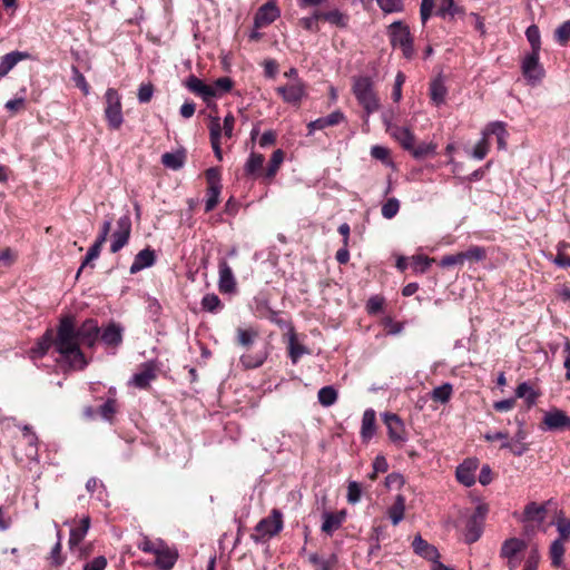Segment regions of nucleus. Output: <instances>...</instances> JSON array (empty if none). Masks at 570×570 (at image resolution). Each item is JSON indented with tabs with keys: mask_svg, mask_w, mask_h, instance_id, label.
Returning <instances> with one entry per match:
<instances>
[{
	"mask_svg": "<svg viewBox=\"0 0 570 570\" xmlns=\"http://www.w3.org/2000/svg\"><path fill=\"white\" fill-rule=\"evenodd\" d=\"M352 91L367 115L379 110L380 99L374 90V81L370 76L354 77Z\"/></svg>",
	"mask_w": 570,
	"mask_h": 570,
	"instance_id": "3",
	"label": "nucleus"
},
{
	"mask_svg": "<svg viewBox=\"0 0 570 570\" xmlns=\"http://www.w3.org/2000/svg\"><path fill=\"white\" fill-rule=\"evenodd\" d=\"M156 367L153 363L142 364L141 370L132 376V383L138 389H148L150 382L156 380Z\"/></svg>",
	"mask_w": 570,
	"mask_h": 570,
	"instance_id": "26",
	"label": "nucleus"
},
{
	"mask_svg": "<svg viewBox=\"0 0 570 570\" xmlns=\"http://www.w3.org/2000/svg\"><path fill=\"white\" fill-rule=\"evenodd\" d=\"M515 396L519 399H524L528 406H532L535 403L539 394L534 392L528 382H522L515 389Z\"/></svg>",
	"mask_w": 570,
	"mask_h": 570,
	"instance_id": "42",
	"label": "nucleus"
},
{
	"mask_svg": "<svg viewBox=\"0 0 570 570\" xmlns=\"http://www.w3.org/2000/svg\"><path fill=\"white\" fill-rule=\"evenodd\" d=\"M554 40L560 46H566L570 40V19L554 30Z\"/></svg>",
	"mask_w": 570,
	"mask_h": 570,
	"instance_id": "54",
	"label": "nucleus"
},
{
	"mask_svg": "<svg viewBox=\"0 0 570 570\" xmlns=\"http://www.w3.org/2000/svg\"><path fill=\"white\" fill-rule=\"evenodd\" d=\"M186 160V154L185 151H177V153H165L161 156V164L170 168L173 170L180 169Z\"/></svg>",
	"mask_w": 570,
	"mask_h": 570,
	"instance_id": "37",
	"label": "nucleus"
},
{
	"mask_svg": "<svg viewBox=\"0 0 570 570\" xmlns=\"http://www.w3.org/2000/svg\"><path fill=\"white\" fill-rule=\"evenodd\" d=\"M207 183L205 212L209 213L215 209L219 203V196L223 189L222 171L219 167H210L205 171Z\"/></svg>",
	"mask_w": 570,
	"mask_h": 570,
	"instance_id": "8",
	"label": "nucleus"
},
{
	"mask_svg": "<svg viewBox=\"0 0 570 570\" xmlns=\"http://www.w3.org/2000/svg\"><path fill=\"white\" fill-rule=\"evenodd\" d=\"M551 563L554 568H559L562 563L564 554V542L561 540H554L550 546L549 551Z\"/></svg>",
	"mask_w": 570,
	"mask_h": 570,
	"instance_id": "47",
	"label": "nucleus"
},
{
	"mask_svg": "<svg viewBox=\"0 0 570 570\" xmlns=\"http://www.w3.org/2000/svg\"><path fill=\"white\" fill-rule=\"evenodd\" d=\"M384 122L386 125V131L402 146L404 150L410 151L413 149L415 136L409 128L392 124L387 120H384Z\"/></svg>",
	"mask_w": 570,
	"mask_h": 570,
	"instance_id": "16",
	"label": "nucleus"
},
{
	"mask_svg": "<svg viewBox=\"0 0 570 570\" xmlns=\"http://www.w3.org/2000/svg\"><path fill=\"white\" fill-rule=\"evenodd\" d=\"M317 396L323 406H331L337 401L338 395L333 386H324L318 391Z\"/></svg>",
	"mask_w": 570,
	"mask_h": 570,
	"instance_id": "50",
	"label": "nucleus"
},
{
	"mask_svg": "<svg viewBox=\"0 0 570 570\" xmlns=\"http://www.w3.org/2000/svg\"><path fill=\"white\" fill-rule=\"evenodd\" d=\"M22 440L27 444L26 455L28 458H33L37 455V435L31 431L29 426H23L22 429Z\"/></svg>",
	"mask_w": 570,
	"mask_h": 570,
	"instance_id": "43",
	"label": "nucleus"
},
{
	"mask_svg": "<svg viewBox=\"0 0 570 570\" xmlns=\"http://www.w3.org/2000/svg\"><path fill=\"white\" fill-rule=\"evenodd\" d=\"M104 244L95 240V243L92 244V246L89 247L82 263H81V266L77 273V276H79V274L81 273V271L89 264L91 263L92 261L97 259L100 255V252H101V248H102Z\"/></svg>",
	"mask_w": 570,
	"mask_h": 570,
	"instance_id": "51",
	"label": "nucleus"
},
{
	"mask_svg": "<svg viewBox=\"0 0 570 570\" xmlns=\"http://www.w3.org/2000/svg\"><path fill=\"white\" fill-rule=\"evenodd\" d=\"M543 430L548 431H570V416L560 409H552L544 413Z\"/></svg>",
	"mask_w": 570,
	"mask_h": 570,
	"instance_id": "12",
	"label": "nucleus"
},
{
	"mask_svg": "<svg viewBox=\"0 0 570 570\" xmlns=\"http://www.w3.org/2000/svg\"><path fill=\"white\" fill-rule=\"evenodd\" d=\"M265 157L262 154L250 153L245 166L244 171L246 176H254L263 169Z\"/></svg>",
	"mask_w": 570,
	"mask_h": 570,
	"instance_id": "39",
	"label": "nucleus"
},
{
	"mask_svg": "<svg viewBox=\"0 0 570 570\" xmlns=\"http://www.w3.org/2000/svg\"><path fill=\"white\" fill-rule=\"evenodd\" d=\"M453 395V386L451 383H443L442 385L434 387L430 394V397L435 403L445 404Z\"/></svg>",
	"mask_w": 570,
	"mask_h": 570,
	"instance_id": "38",
	"label": "nucleus"
},
{
	"mask_svg": "<svg viewBox=\"0 0 570 570\" xmlns=\"http://www.w3.org/2000/svg\"><path fill=\"white\" fill-rule=\"evenodd\" d=\"M387 35L391 46L400 48L405 59L414 57V39L407 24L401 20L394 21L387 27Z\"/></svg>",
	"mask_w": 570,
	"mask_h": 570,
	"instance_id": "5",
	"label": "nucleus"
},
{
	"mask_svg": "<svg viewBox=\"0 0 570 570\" xmlns=\"http://www.w3.org/2000/svg\"><path fill=\"white\" fill-rule=\"evenodd\" d=\"M539 59L540 52L531 51L522 61V73L531 82L540 81L544 77V69Z\"/></svg>",
	"mask_w": 570,
	"mask_h": 570,
	"instance_id": "14",
	"label": "nucleus"
},
{
	"mask_svg": "<svg viewBox=\"0 0 570 570\" xmlns=\"http://www.w3.org/2000/svg\"><path fill=\"white\" fill-rule=\"evenodd\" d=\"M446 92L448 90L441 78H436L430 83V96L433 102H435L436 105H441L444 102Z\"/></svg>",
	"mask_w": 570,
	"mask_h": 570,
	"instance_id": "41",
	"label": "nucleus"
},
{
	"mask_svg": "<svg viewBox=\"0 0 570 570\" xmlns=\"http://www.w3.org/2000/svg\"><path fill=\"white\" fill-rule=\"evenodd\" d=\"M218 289L223 294H232L236 292L237 283L226 259H219L218 263Z\"/></svg>",
	"mask_w": 570,
	"mask_h": 570,
	"instance_id": "17",
	"label": "nucleus"
},
{
	"mask_svg": "<svg viewBox=\"0 0 570 570\" xmlns=\"http://www.w3.org/2000/svg\"><path fill=\"white\" fill-rule=\"evenodd\" d=\"M276 92L285 102L299 106L303 98L306 96L305 83L303 80L296 79V81L292 83L277 87Z\"/></svg>",
	"mask_w": 570,
	"mask_h": 570,
	"instance_id": "13",
	"label": "nucleus"
},
{
	"mask_svg": "<svg viewBox=\"0 0 570 570\" xmlns=\"http://www.w3.org/2000/svg\"><path fill=\"white\" fill-rule=\"evenodd\" d=\"M118 229L112 234V240L110 245V252L117 253L122 247L128 244L130 232H131V222L128 216H122L117 222Z\"/></svg>",
	"mask_w": 570,
	"mask_h": 570,
	"instance_id": "15",
	"label": "nucleus"
},
{
	"mask_svg": "<svg viewBox=\"0 0 570 570\" xmlns=\"http://www.w3.org/2000/svg\"><path fill=\"white\" fill-rule=\"evenodd\" d=\"M30 58L31 55L26 51H11L4 55L0 61V79L6 77L20 61Z\"/></svg>",
	"mask_w": 570,
	"mask_h": 570,
	"instance_id": "22",
	"label": "nucleus"
},
{
	"mask_svg": "<svg viewBox=\"0 0 570 570\" xmlns=\"http://www.w3.org/2000/svg\"><path fill=\"white\" fill-rule=\"evenodd\" d=\"M101 341L107 346L118 347L122 342V328L114 322L109 323L102 331Z\"/></svg>",
	"mask_w": 570,
	"mask_h": 570,
	"instance_id": "30",
	"label": "nucleus"
},
{
	"mask_svg": "<svg viewBox=\"0 0 570 570\" xmlns=\"http://www.w3.org/2000/svg\"><path fill=\"white\" fill-rule=\"evenodd\" d=\"M90 517L86 515L76 527L71 528L68 541L70 551H73L76 547L82 542L90 528Z\"/></svg>",
	"mask_w": 570,
	"mask_h": 570,
	"instance_id": "25",
	"label": "nucleus"
},
{
	"mask_svg": "<svg viewBox=\"0 0 570 570\" xmlns=\"http://www.w3.org/2000/svg\"><path fill=\"white\" fill-rule=\"evenodd\" d=\"M99 334L100 327L97 320L87 318L77 326L73 315H62L58 323V347L61 352V361L72 370H85L89 362L81 345L94 348Z\"/></svg>",
	"mask_w": 570,
	"mask_h": 570,
	"instance_id": "1",
	"label": "nucleus"
},
{
	"mask_svg": "<svg viewBox=\"0 0 570 570\" xmlns=\"http://www.w3.org/2000/svg\"><path fill=\"white\" fill-rule=\"evenodd\" d=\"M400 210V202L396 198H389L383 205H382V216L386 219L394 218Z\"/></svg>",
	"mask_w": 570,
	"mask_h": 570,
	"instance_id": "52",
	"label": "nucleus"
},
{
	"mask_svg": "<svg viewBox=\"0 0 570 570\" xmlns=\"http://www.w3.org/2000/svg\"><path fill=\"white\" fill-rule=\"evenodd\" d=\"M117 412V401L115 399H108L102 405L99 406L98 413L99 415L107 420L111 421L114 415Z\"/></svg>",
	"mask_w": 570,
	"mask_h": 570,
	"instance_id": "55",
	"label": "nucleus"
},
{
	"mask_svg": "<svg viewBox=\"0 0 570 570\" xmlns=\"http://www.w3.org/2000/svg\"><path fill=\"white\" fill-rule=\"evenodd\" d=\"M478 469L476 459H466L456 468V479L465 487H472L475 483V471Z\"/></svg>",
	"mask_w": 570,
	"mask_h": 570,
	"instance_id": "20",
	"label": "nucleus"
},
{
	"mask_svg": "<svg viewBox=\"0 0 570 570\" xmlns=\"http://www.w3.org/2000/svg\"><path fill=\"white\" fill-rule=\"evenodd\" d=\"M252 309L259 318H266L274 309L269 306L268 295L259 293L253 299Z\"/></svg>",
	"mask_w": 570,
	"mask_h": 570,
	"instance_id": "35",
	"label": "nucleus"
},
{
	"mask_svg": "<svg viewBox=\"0 0 570 570\" xmlns=\"http://www.w3.org/2000/svg\"><path fill=\"white\" fill-rule=\"evenodd\" d=\"M463 258L461 253L452 254V255H444L439 261V266L442 268H450L453 266H463Z\"/></svg>",
	"mask_w": 570,
	"mask_h": 570,
	"instance_id": "61",
	"label": "nucleus"
},
{
	"mask_svg": "<svg viewBox=\"0 0 570 570\" xmlns=\"http://www.w3.org/2000/svg\"><path fill=\"white\" fill-rule=\"evenodd\" d=\"M320 11H314L311 17H304L298 20V24L307 31L318 32L320 26L318 20H322L321 17H317Z\"/></svg>",
	"mask_w": 570,
	"mask_h": 570,
	"instance_id": "57",
	"label": "nucleus"
},
{
	"mask_svg": "<svg viewBox=\"0 0 570 570\" xmlns=\"http://www.w3.org/2000/svg\"><path fill=\"white\" fill-rule=\"evenodd\" d=\"M107 563V559L104 556H99L94 558L91 561L85 563L82 570H105Z\"/></svg>",
	"mask_w": 570,
	"mask_h": 570,
	"instance_id": "64",
	"label": "nucleus"
},
{
	"mask_svg": "<svg viewBox=\"0 0 570 570\" xmlns=\"http://www.w3.org/2000/svg\"><path fill=\"white\" fill-rule=\"evenodd\" d=\"M318 129H325L327 127L336 126L345 120V116L342 111L335 110L326 117L317 118Z\"/></svg>",
	"mask_w": 570,
	"mask_h": 570,
	"instance_id": "46",
	"label": "nucleus"
},
{
	"mask_svg": "<svg viewBox=\"0 0 570 570\" xmlns=\"http://www.w3.org/2000/svg\"><path fill=\"white\" fill-rule=\"evenodd\" d=\"M379 8L386 14L404 11V0H375Z\"/></svg>",
	"mask_w": 570,
	"mask_h": 570,
	"instance_id": "49",
	"label": "nucleus"
},
{
	"mask_svg": "<svg viewBox=\"0 0 570 570\" xmlns=\"http://www.w3.org/2000/svg\"><path fill=\"white\" fill-rule=\"evenodd\" d=\"M202 307L204 311L209 313H217L223 308V303L220 298L214 294H206L202 299Z\"/></svg>",
	"mask_w": 570,
	"mask_h": 570,
	"instance_id": "48",
	"label": "nucleus"
},
{
	"mask_svg": "<svg viewBox=\"0 0 570 570\" xmlns=\"http://www.w3.org/2000/svg\"><path fill=\"white\" fill-rule=\"evenodd\" d=\"M234 81L229 77L218 78L212 87L217 91V96L229 92L233 89Z\"/></svg>",
	"mask_w": 570,
	"mask_h": 570,
	"instance_id": "63",
	"label": "nucleus"
},
{
	"mask_svg": "<svg viewBox=\"0 0 570 570\" xmlns=\"http://www.w3.org/2000/svg\"><path fill=\"white\" fill-rule=\"evenodd\" d=\"M345 511L340 512H325L323 514L322 531L328 535H332L334 531L340 529L345 520Z\"/></svg>",
	"mask_w": 570,
	"mask_h": 570,
	"instance_id": "29",
	"label": "nucleus"
},
{
	"mask_svg": "<svg viewBox=\"0 0 570 570\" xmlns=\"http://www.w3.org/2000/svg\"><path fill=\"white\" fill-rule=\"evenodd\" d=\"M548 503L549 502L538 504L532 501L524 507L523 513L519 520L524 524L523 531L527 535L534 534L544 522L548 513Z\"/></svg>",
	"mask_w": 570,
	"mask_h": 570,
	"instance_id": "7",
	"label": "nucleus"
},
{
	"mask_svg": "<svg viewBox=\"0 0 570 570\" xmlns=\"http://www.w3.org/2000/svg\"><path fill=\"white\" fill-rule=\"evenodd\" d=\"M557 530L559 532L557 540L567 542L570 539V520L560 514L557 519Z\"/></svg>",
	"mask_w": 570,
	"mask_h": 570,
	"instance_id": "58",
	"label": "nucleus"
},
{
	"mask_svg": "<svg viewBox=\"0 0 570 570\" xmlns=\"http://www.w3.org/2000/svg\"><path fill=\"white\" fill-rule=\"evenodd\" d=\"M287 350L288 356L293 364H296L304 354L309 353L305 345L298 343L294 327H291V336L288 340Z\"/></svg>",
	"mask_w": 570,
	"mask_h": 570,
	"instance_id": "33",
	"label": "nucleus"
},
{
	"mask_svg": "<svg viewBox=\"0 0 570 570\" xmlns=\"http://www.w3.org/2000/svg\"><path fill=\"white\" fill-rule=\"evenodd\" d=\"M434 14L442 19H453L456 16H463L464 9L458 6L454 0H440L439 7Z\"/></svg>",
	"mask_w": 570,
	"mask_h": 570,
	"instance_id": "32",
	"label": "nucleus"
},
{
	"mask_svg": "<svg viewBox=\"0 0 570 570\" xmlns=\"http://www.w3.org/2000/svg\"><path fill=\"white\" fill-rule=\"evenodd\" d=\"M258 337L259 332L255 327L236 328L235 343L242 348L246 350V353H243L239 357L242 366L246 370H253L262 366L267 358V352L264 350L257 351L255 353L248 352Z\"/></svg>",
	"mask_w": 570,
	"mask_h": 570,
	"instance_id": "2",
	"label": "nucleus"
},
{
	"mask_svg": "<svg viewBox=\"0 0 570 570\" xmlns=\"http://www.w3.org/2000/svg\"><path fill=\"white\" fill-rule=\"evenodd\" d=\"M376 432V413L373 409H367L363 413L361 425V439L367 443Z\"/></svg>",
	"mask_w": 570,
	"mask_h": 570,
	"instance_id": "24",
	"label": "nucleus"
},
{
	"mask_svg": "<svg viewBox=\"0 0 570 570\" xmlns=\"http://www.w3.org/2000/svg\"><path fill=\"white\" fill-rule=\"evenodd\" d=\"M317 17H321L322 20L327 21L331 24H334L340 28H345V27H347V23H348L347 14L341 12L337 9H334V10H331L327 12L320 11L317 13Z\"/></svg>",
	"mask_w": 570,
	"mask_h": 570,
	"instance_id": "36",
	"label": "nucleus"
},
{
	"mask_svg": "<svg viewBox=\"0 0 570 570\" xmlns=\"http://www.w3.org/2000/svg\"><path fill=\"white\" fill-rule=\"evenodd\" d=\"M220 138H222V125L218 117H214L209 124V140L215 154V157L222 161L223 160V151L220 147Z\"/></svg>",
	"mask_w": 570,
	"mask_h": 570,
	"instance_id": "27",
	"label": "nucleus"
},
{
	"mask_svg": "<svg viewBox=\"0 0 570 570\" xmlns=\"http://www.w3.org/2000/svg\"><path fill=\"white\" fill-rule=\"evenodd\" d=\"M412 548L415 554L429 561H435V559L440 558L438 549L424 540L420 534L414 537V540L412 541Z\"/></svg>",
	"mask_w": 570,
	"mask_h": 570,
	"instance_id": "21",
	"label": "nucleus"
},
{
	"mask_svg": "<svg viewBox=\"0 0 570 570\" xmlns=\"http://www.w3.org/2000/svg\"><path fill=\"white\" fill-rule=\"evenodd\" d=\"M463 258V263L465 261L470 263H479L487 258V250L476 245L470 246L466 250L460 252Z\"/></svg>",
	"mask_w": 570,
	"mask_h": 570,
	"instance_id": "45",
	"label": "nucleus"
},
{
	"mask_svg": "<svg viewBox=\"0 0 570 570\" xmlns=\"http://www.w3.org/2000/svg\"><path fill=\"white\" fill-rule=\"evenodd\" d=\"M51 347H53L55 352L58 353L61 358V352L58 347V328L56 332L52 328H48L30 350V355L35 360L41 358Z\"/></svg>",
	"mask_w": 570,
	"mask_h": 570,
	"instance_id": "11",
	"label": "nucleus"
},
{
	"mask_svg": "<svg viewBox=\"0 0 570 570\" xmlns=\"http://www.w3.org/2000/svg\"><path fill=\"white\" fill-rule=\"evenodd\" d=\"M435 0H422L420 6V18L423 26L429 21L433 14Z\"/></svg>",
	"mask_w": 570,
	"mask_h": 570,
	"instance_id": "62",
	"label": "nucleus"
},
{
	"mask_svg": "<svg viewBox=\"0 0 570 570\" xmlns=\"http://www.w3.org/2000/svg\"><path fill=\"white\" fill-rule=\"evenodd\" d=\"M105 119L108 128L119 130L124 122L121 97L115 88L105 92Z\"/></svg>",
	"mask_w": 570,
	"mask_h": 570,
	"instance_id": "6",
	"label": "nucleus"
},
{
	"mask_svg": "<svg viewBox=\"0 0 570 570\" xmlns=\"http://www.w3.org/2000/svg\"><path fill=\"white\" fill-rule=\"evenodd\" d=\"M527 548V543L518 538L507 539L500 550L501 558H515V556Z\"/></svg>",
	"mask_w": 570,
	"mask_h": 570,
	"instance_id": "34",
	"label": "nucleus"
},
{
	"mask_svg": "<svg viewBox=\"0 0 570 570\" xmlns=\"http://www.w3.org/2000/svg\"><path fill=\"white\" fill-rule=\"evenodd\" d=\"M62 546H61V532L58 531V541L53 546L50 552L51 564L55 567H60L65 562V558L61 554Z\"/></svg>",
	"mask_w": 570,
	"mask_h": 570,
	"instance_id": "60",
	"label": "nucleus"
},
{
	"mask_svg": "<svg viewBox=\"0 0 570 570\" xmlns=\"http://www.w3.org/2000/svg\"><path fill=\"white\" fill-rule=\"evenodd\" d=\"M488 513L485 505H478L473 513L468 518L464 529V540L466 543L476 542L483 532L484 519Z\"/></svg>",
	"mask_w": 570,
	"mask_h": 570,
	"instance_id": "9",
	"label": "nucleus"
},
{
	"mask_svg": "<svg viewBox=\"0 0 570 570\" xmlns=\"http://www.w3.org/2000/svg\"><path fill=\"white\" fill-rule=\"evenodd\" d=\"M156 560L155 564L161 570H170L174 568L178 553L171 550L168 546L163 543L160 548L155 553Z\"/></svg>",
	"mask_w": 570,
	"mask_h": 570,
	"instance_id": "23",
	"label": "nucleus"
},
{
	"mask_svg": "<svg viewBox=\"0 0 570 570\" xmlns=\"http://www.w3.org/2000/svg\"><path fill=\"white\" fill-rule=\"evenodd\" d=\"M279 17L278 8L272 3L267 2L263 4L254 17V27L256 29L264 28L273 23Z\"/></svg>",
	"mask_w": 570,
	"mask_h": 570,
	"instance_id": "19",
	"label": "nucleus"
},
{
	"mask_svg": "<svg viewBox=\"0 0 570 570\" xmlns=\"http://www.w3.org/2000/svg\"><path fill=\"white\" fill-rule=\"evenodd\" d=\"M382 420L387 429L390 441L397 446H402L407 441V432L403 420L392 412L383 413Z\"/></svg>",
	"mask_w": 570,
	"mask_h": 570,
	"instance_id": "10",
	"label": "nucleus"
},
{
	"mask_svg": "<svg viewBox=\"0 0 570 570\" xmlns=\"http://www.w3.org/2000/svg\"><path fill=\"white\" fill-rule=\"evenodd\" d=\"M284 528L283 513L278 509H273L271 513L263 518L254 528L250 539L256 543H264L277 535Z\"/></svg>",
	"mask_w": 570,
	"mask_h": 570,
	"instance_id": "4",
	"label": "nucleus"
},
{
	"mask_svg": "<svg viewBox=\"0 0 570 570\" xmlns=\"http://www.w3.org/2000/svg\"><path fill=\"white\" fill-rule=\"evenodd\" d=\"M409 153H411L414 158L422 159L435 153V145L421 142L417 146L414 145L413 149Z\"/></svg>",
	"mask_w": 570,
	"mask_h": 570,
	"instance_id": "56",
	"label": "nucleus"
},
{
	"mask_svg": "<svg viewBox=\"0 0 570 570\" xmlns=\"http://www.w3.org/2000/svg\"><path fill=\"white\" fill-rule=\"evenodd\" d=\"M284 160V151L282 149H276L269 159L268 166L264 171V177L268 180L273 179L277 174L282 163Z\"/></svg>",
	"mask_w": 570,
	"mask_h": 570,
	"instance_id": "40",
	"label": "nucleus"
},
{
	"mask_svg": "<svg viewBox=\"0 0 570 570\" xmlns=\"http://www.w3.org/2000/svg\"><path fill=\"white\" fill-rule=\"evenodd\" d=\"M483 135L488 138L493 135L497 137L499 149H504L507 147V136L508 131L505 129V124L502 121L490 122L483 130Z\"/></svg>",
	"mask_w": 570,
	"mask_h": 570,
	"instance_id": "31",
	"label": "nucleus"
},
{
	"mask_svg": "<svg viewBox=\"0 0 570 570\" xmlns=\"http://www.w3.org/2000/svg\"><path fill=\"white\" fill-rule=\"evenodd\" d=\"M527 39L531 45V49L533 52H540L541 42H540V30L535 24L528 27L525 31Z\"/></svg>",
	"mask_w": 570,
	"mask_h": 570,
	"instance_id": "53",
	"label": "nucleus"
},
{
	"mask_svg": "<svg viewBox=\"0 0 570 570\" xmlns=\"http://www.w3.org/2000/svg\"><path fill=\"white\" fill-rule=\"evenodd\" d=\"M186 88L203 98L204 101L208 102L210 99L217 97V91L210 85H206L203 80L197 78L195 75H190L185 82Z\"/></svg>",
	"mask_w": 570,
	"mask_h": 570,
	"instance_id": "18",
	"label": "nucleus"
},
{
	"mask_svg": "<svg viewBox=\"0 0 570 570\" xmlns=\"http://www.w3.org/2000/svg\"><path fill=\"white\" fill-rule=\"evenodd\" d=\"M156 256L155 252L149 247L141 249L134 259V263L130 266V273L136 274L139 271L150 267L155 264Z\"/></svg>",
	"mask_w": 570,
	"mask_h": 570,
	"instance_id": "28",
	"label": "nucleus"
},
{
	"mask_svg": "<svg viewBox=\"0 0 570 570\" xmlns=\"http://www.w3.org/2000/svg\"><path fill=\"white\" fill-rule=\"evenodd\" d=\"M405 500L397 495L393 505L389 509V517L394 525L399 524L404 518Z\"/></svg>",
	"mask_w": 570,
	"mask_h": 570,
	"instance_id": "44",
	"label": "nucleus"
},
{
	"mask_svg": "<svg viewBox=\"0 0 570 570\" xmlns=\"http://www.w3.org/2000/svg\"><path fill=\"white\" fill-rule=\"evenodd\" d=\"M412 265L415 272L421 274L425 273L430 265L435 262V258H430L424 255H414L412 256Z\"/></svg>",
	"mask_w": 570,
	"mask_h": 570,
	"instance_id": "59",
	"label": "nucleus"
}]
</instances>
